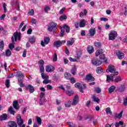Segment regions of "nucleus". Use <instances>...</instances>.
Masks as SVG:
<instances>
[{
  "label": "nucleus",
  "instance_id": "nucleus-1",
  "mask_svg": "<svg viewBox=\"0 0 127 127\" xmlns=\"http://www.w3.org/2000/svg\"><path fill=\"white\" fill-rule=\"evenodd\" d=\"M57 29V23L54 22H52L48 24L47 30L48 31H49V32H52V31L53 32H55Z\"/></svg>",
  "mask_w": 127,
  "mask_h": 127
},
{
  "label": "nucleus",
  "instance_id": "nucleus-2",
  "mask_svg": "<svg viewBox=\"0 0 127 127\" xmlns=\"http://www.w3.org/2000/svg\"><path fill=\"white\" fill-rule=\"evenodd\" d=\"M16 120L17 123H16L19 127H25V124H23V120L21 119L20 115H17Z\"/></svg>",
  "mask_w": 127,
  "mask_h": 127
},
{
  "label": "nucleus",
  "instance_id": "nucleus-3",
  "mask_svg": "<svg viewBox=\"0 0 127 127\" xmlns=\"http://www.w3.org/2000/svg\"><path fill=\"white\" fill-rule=\"evenodd\" d=\"M118 36V33L115 31H111L109 34V40H115L116 37Z\"/></svg>",
  "mask_w": 127,
  "mask_h": 127
},
{
  "label": "nucleus",
  "instance_id": "nucleus-4",
  "mask_svg": "<svg viewBox=\"0 0 127 127\" xmlns=\"http://www.w3.org/2000/svg\"><path fill=\"white\" fill-rule=\"evenodd\" d=\"M110 72V73H115L116 75H119V72L116 71L115 69V66L113 65L109 64L108 66V69L106 70V72Z\"/></svg>",
  "mask_w": 127,
  "mask_h": 127
},
{
  "label": "nucleus",
  "instance_id": "nucleus-5",
  "mask_svg": "<svg viewBox=\"0 0 127 127\" xmlns=\"http://www.w3.org/2000/svg\"><path fill=\"white\" fill-rule=\"evenodd\" d=\"M63 43H66V41L65 40L57 41L54 42V46H55V47H56V48H59V47H61V46H62V45H63Z\"/></svg>",
  "mask_w": 127,
  "mask_h": 127
},
{
  "label": "nucleus",
  "instance_id": "nucleus-6",
  "mask_svg": "<svg viewBox=\"0 0 127 127\" xmlns=\"http://www.w3.org/2000/svg\"><path fill=\"white\" fill-rule=\"evenodd\" d=\"M25 90H26L27 91H29L31 94L32 93H34V91H35L34 87L32 86L31 84H29L27 86H26Z\"/></svg>",
  "mask_w": 127,
  "mask_h": 127
},
{
  "label": "nucleus",
  "instance_id": "nucleus-7",
  "mask_svg": "<svg viewBox=\"0 0 127 127\" xmlns=\"http://www.w3.org/2000/svg\"><path fill=\"white\" fill-rule=\"evenodd\" d=\"M54 70H55V67L52 65H49L46 66V71L47 73H52Z\"/></svg>",
  "mask_w": 127,
  "mask_h": 127
},
{
  "label": "nucleus",
  "instance_id": "nucleus-8",
  "mask_svg": "<svg viewBox=\"0 0 127 127\" xmlns=\"http://www.w3.org/2000/svg\"><path fill=\"white\" fill-rule=\"evenodd\" d=\"M91 62L93 64V65H94V66H100L102 64V62L100 60H92L91 61Z\"/></svg>",
  "mask_w": 127,
  "mask_h": 127
},
{
  "label": "nucleus",
  "instance_id": "nucleus-9",
  "mask_svg": "<svg viewBox=\"0 0 127 127\" xmlns=\"http://www.w3.org/2000/svg\"><path fill=\"white\" fill-rule=\"evenodd\" d=\"M74 86L75 88H78L81 93H84V91H83V87L82 86V84L81 83L77 82L74 84Z\"/></svg>",
  "mask_w": 127,
  "mask_h": 127
},
{
  "label": "nucleus",
  "instance_id": "nucleus-10",
  "mask_svg": "<svg viewBox=\"0 0 127 127\" xmlns=\"http://www.w3.org/2000/svg\"><path fill=\"white\" fill-rule=\"evenodd\" d=\"M116 55L119 59H123V58H125V54L121 51L117 52Z\"/></svg>",
  "mask_w": 127,
  "mask_h": 127
},
{
  "label": "nucleus",
  "instance_id": "nucleus-11",
  "mask_svg": "<svg viewBox=\"0 0 127 127\" xmlns=\"http://www.w3.org/2000/svg\"><path fill=\"white\" fill-rule=\"evenodd\" d=\"M85 80H86V81H95V78H94L92 75L88 74L86 75Z\"/></svg>",
  "mask_w": 127,
  "mask_h": 127
},
{
  "label": "nucleus",
  "instance_id": "nucleus-12",
  "mask_svg": "<svg viewBox=\"0 0 127 127\" xmlns=\"http://www.w3.org/2000/svg\"><path fill=\"white\" fill-rule=\"evenodd\" d=\"M8 127H17V124L14 121H9L8 123Z\"/></svg>",
  "mask_w": 127,
  "mask_h": 127
},
{
  "label": "nucleus",
  "instance_id": "nucleus-13",
  "mask_svg": "<svg viewBox=\"0 0 127 127\" xmlns=\"http://www.w3.org/2000/svg\"><path fill=\"white\" fill-rule=\"evenodd\" d=\"M78 103H79V96L78 95H75L73 100L72 105L76 106Z\"/></svg>",
  "mask_w": 127,
  "mask_h": 127
},
{
  "label": "nucleus",
  "instance_id": "nucleus-14",
  "mask_svg": "<svg viewBox=\"0 0 127 127\" xmlns=\"http://www.w3.org/2000/svg\"><path fill=\"white\" fill-rule=\"evenodd\" d=\"M18 82L19 83L20 87H21V88L25 87V85L23 84V78L21 79L20 77H18Z\"/></svg>",
  "mask_w": 127,
  "mask_h": 127
},
{
  "label": "nucleus",
  "instance_id": "nucleus-15",
  "mask_svg": "<svg viewBox=\"0 0 127 127\" xmlns=\"http://www.w3.org/2000/svg\"><path fill=\"white\" fill-rule=\"evenodd\" d=\"M13 107L14 109L16 110H19V105L18 104V102L16 100L14 101L13 102Z\"/></svg>",
  "mask_w": 127,
  "mask_h": 127
},
{
  "label": "nucleus",
  "instance_id": "nucleus-16",
  "mask_svg": "<svg viewBox=\"0 0 127 127\" xmlns=\"http://www.w3.org/2000/svg\"><path fill=\"white\" fill-rule=\"evenodd\" d=\"M96 34V29L91 28L89 29V36H94Z\"/></svg>",
  "mask_w": 127,
  "mask_h": 127
},
{
  "label": "nucleus",
  "instance_id": "nucleus-17",
  "mask_svg": "<svg viewBox=\"0 0 127 127\" xmlns=\"http://www.w3.org/2000/svg\"><path fill=\"white\" fill-rule=\"evenodd\" d=\"M5 120H7V115L6 114H3L2 115L0 116V121L1 122L5 121Z\"/></svg>",
  "mask_w": 127,
  "mask_h": 127
},
{
  "label": "nucleus",
  "instance_id": "nucleus-18",
  "mask_svg": "<svg viewBox=\"0 0 127 127\" xmlns=\"http://www.w3.org/2000/svg\"><path fill=\"white\" fill-rule=\"evenodd\" d=\"M75 42V40L74 39L71 38L70 40H68L67 41L66 45L67 46H72L73 44H74V43Z\"/></svg>",
  "mask_w": 127,
  "mask_h": 127
},
{
  "label": "nucleus",
  "instance_id": "nucleus-19",
  "mask_svg": "<svg viewBox=\"0 0 127 127\" xmlns=\"http://www.w3.org/2000/svg\"><path fill=\"white\" fill-rule=\"evenodd\" d=\"M87 51L89 54H92L94 52V48L92 46H89L87 48Z\"/></svg>",
  "mask_w": 127,
  "mask_h": 127
},
{
  "label": "nucleus",
  "instance_id": "nucleus-20",
  "mask_svg": "<svg viewBox=\"0 0 127 127\" xmlns=\"http://www.w3.org/2000/svg\"><path fill=\"white\" fill-rule=\"evenodd\" d=\"M104 51H103V49H101L96 51L95 53V55L96 57H98L99 56V55H101V54L102 55Z\"/></svg>",
  "mask_w": 127,
  "mask_h": 127
},
{
  "label": "nucleus",
  "instance_id": "nucleus-21",
  "mask_svg": "<svg viewBox=\"0 0 127 127\" xmlns=\"http://www.w3.org/2000/svg\"><path fill=\"white\" fill-rule=\"evenodd\" d=\"M116 90V86H111L108 89V93L109 94H112Z\"/></svg>",
  "mask_w": 127,
  "mask_h": 127
},
{
  "label": "nucleus",
  "instance_id": "nucleus-22",
  "mask_svg": "<svg viewBox=\"0 0 127 127\" xmlns=\"http://www.w3.org/2000/svg\"><path fill=\"white\" fill-rule=\"evenodd\" d=\"M71 77V74L66 72L64 74V78L66 80H70V78Z\"/></svg>",
  "mask_w": 127,
  "mask_h": 127
},
{
  "label": "nucleus",
  "instance_id": "nucleus-23",
  "mask_svg": "<svg viewBox=\"0 0 127 127\" xmlns=\"http://www.w3.org/2000/svg\"><path fill=\"white\" fill-rule=\"evenodd\" d=\"M65 93H66V94L69 97H71L74 95V91L73 90H67L65 91Z\"/></svg>",
  "mask_w": 127,
  "mask_h": 127
},
{
  "label": "nucleus",
  "instance_id": "nucleus-24",
  "mask_svg": "<svg viewBox=\"0 0 127 127\" xmlns=\"http://www.w3.org/2000/svg\"><path fill=\"white\" fill-rule=\"evenodd\" d=\"M17 74H16V77L17 78H19V77H21L22 79H23L24 78V75L23 74H22V72L21 71H18L16 72Z\"/></svg>",
  "mask_w": 127,
  "mask_h": 127
},
{
  "label": "nucleus",
  "instance_id": "nucleus-25",
  "mask_svg": "<svg viewBox=\"0 0 127 127\" xmlns=\"http://www.w3.org/2000/svg\"><path fill=\"white\" fill-rule=\"evenodd\" d=\"M82 50H80L76 53V59H80L81 56H82Z\"/></svg>",
  "mask_w": 127,
  "mask_h": 127
},
{
  "label": "nucleus",
  "instance_id": "nucleus-26",
  "mask_svg": "<svg viewBox=\"0 0 127 127\" xmlns=\"http://www.w3.org/2000/svg\"><path fill=\"white\" fill-rule=\"evenodd\" d=\"M29 42H30V43H31L32 44L35 43V37L34 36L31 37L29 39Z\"/></svg>",
  "mask_w": 127,
  "mask_h": 127
},
{
  "label": "nucleus",
  "instance_id": "nucleus-27",
  "mask_svg": "<svg viewBox=\"0 0 127 127\" xmlns=\"http://www.w3.org/2000/svg\"><path fill=\"white\" fill-rule=\"evenodd\" d=\"M63 28L65 29V31L67 33L70 32V27L66 24L64 25Z\"/></svg>",
  "mask_w": 127,
  "mask_h": 127
},
{
  "label": "nucleus",
  "instance_id": "nucleus-28",
  "mask_svg": "<svg viewBox=\"0 0 127 127\" xmlns=\"http://www.w3.org/2000/svg\"><path fill=\"white\" fill-rule=\"evenodd\" d=\"M119 92L121 93H123V92H125V90H126V87L125 85H121V87L119 88Z\"/></svg>",
  "mask_w": 127,
  "mask_h": 127
},
{
  "label": "nucleus",
  "instance_id": "nucleus-29",
  "mask_svg": "<svg viewBox=\"0 0 127 127\" xmlns=\"http://www.w3.org/2000/svg\"><path fill=\"white\" fill-rule=\"evenodd\" d=\"M94 45L97 48H101V47H102V43L99 42H95Z\"/></svg>",
  "mask_w": 127,
  "mask_h": 127
},
{
  "label": "nucleus",
  "instance_id": "nucleus-30",
  "mask_svg": "<svg viewBox=\"0 0 127 127\" xmlns=\"http://www.w3.org/2000/svg\"><path fill=\"white\" fill-rule=\"evenodd\" d=\"M3 48H4V43L3 42V41H0V50L2 51Z\"/></svg>",
  "mask_w": 127,
  "mask_h": 127
},
{
  "label": "nucleus",
  "instance_id": "nucleus-31",
  "mask_svg": "<svg viewBox=\"0 0 127 127\" xmlns=\"http://www.w3.org/2000/svg\"><path fill=\"white\" fill-rule=\"evenodd\" d=\"M124 122L119 121V122L115 123V127H120V126H123Z\"/></svg>",
  "mask_w": 127,
  "mask_h": 127
},
{
  "label": "nucleus",
  "instance_id": "nucleus-32",
  "mask_svg": "<svg viewBox=\"0 0 127 127\" xmlns=\"http://www.w3.org/2000/svg\"><path fill=\"white\" fill-rule=\"evenodd\" d=\"M36 121L37 123L39 126H41V124L42 123V120H41V118L39 117H36Z\"/></svg>",
  "mask_w": 127,
  "mask_h": 127
},
{
  "label": "nucleus",
  "instance_id": "nucleus-33",
  "mask_svg": "<svg viewBox=\"0 0 127 127\" xmlns=\"http://www.w3.org/2000/svg\"><path fill=\"white\" fill-rule=\"evenodd\" d=\"M103 71V68L101 67H98L96 69V72L97 73V74H101Z\"/></svg>",
  "mask_w": 127,
  "mask_h": 127
},
{
  "label": "nucleus",
  "instance_id": "nucleus-34",
  "mask_svg": "<svg viewBox=\"0 0 127 127\" xmlns=\"http://www.w3.org/2000/svg\"><path fill=\"white\" fill-rule=\"evenodd\" d=\"M8 111L10 114H11V115H13V116H14V115L15 114V111H13V108L12 107H9V108L8 109Z\"/></svg>",
  "mask_w": 127,
  "mask_h": 127
},
{
  "label": "nucleus",
  "instance_id": "nucleus-35",
  "mask_svg": "<svg viewBox=\"0 0 127 127\" xmlns=\"http://www.w3.org/2000/svg\"><path fill=\"white\" fill-rule=\"evenodd\" d=\"M11 55V52L9 49H7L5 51V56H7V57H9Z\"/></svg>",
  "mask_w": 127,
  "mask_h": 127
},
{
  "label": "nucleus",
  "instance_id": "nucleus-36",
  "mask_svg": "<svg viewBox=\"0 0 127 127\" xmlns=\"http://www.w3.org/2000/svg\"><path fill=\"white\" fill-rule=\"evenodd\" d=\"M5 85L6 88H8L9 87H10V81L9 79L6 80L5 82Z\"/></svg>",
  "mask_w": 127,
  "mask_h": 127
},
{
  "label": "nucleus",
  "instance_id": "nucleus-37",
  "mask_svg": "<svg viewBox=\"0 0 127 127\" xmlns=\"http://www.w3.org/2000/svg\"><path fill=\"white\" fill-rule=\"evenodd\" d=\"M44 43L46 45H47L48 43H49V42L50 41V39L49 37H46L44 39Z\"/></svg>",
  "mask_w": 127,
  "mask_h": 127
},
{
  "label": "nucleus",
  "instance_id": "nucleus-38",
  "mask_svg": "<svg viewBox=\"0 0 127 127\" xmlns=\"http://www.w3.org/2000/svg\"><path fill=\"white\" fill-rule=\"evenodd\" d=\"M123 113H124L123 111H122L121 113L119 114H116L115 115V117L117 118V119H121L122 117H123Z\"/></svg>",
  "mask_w": 127,
  "mask_h": 127
},
{
  "label": "nucleus",
  "instance_id": "nucleus-39",
  "mask_svg": "<svg viewBox=\"0 0 127 127\" xmlns=\"http://www.w3.org/2000/svg\"><path fill=\"white\" fill-rule=\"evenodd\" d=\"M121 81H122V78L120 76H117L114 79L115 83H118V82H121Z\"/></svg>",
  "mask_w": 127,
  "mask_h": 127
},
{
  "label": "nucleus",
  "instance_id": "nucleus-40",
  "mask_svg": "<svg viewBox=\"0 0 127 127\" xmlns=\"http://www.w3.org/2000/svg\"><path fill=\"white\" fill-rule=\"evenodd\" d=\"M85 20L84 19H82L80 21L79 23V27H85Z\"/></svg>",
  "mask_w": 127,
  "mask_h": 127
},
{
  "label": "nucleus",
  "instance_id": "nucleus-41",
  "mask_svg": "<svg viewBox=\"0 0 127 127\" xmlns=\"http://www.w3.org/2000/svg\"><path fill=\"white\" fill-rule=\"evenodd\" d=\"M76 71H77V68L76 67H73L72 68L71 70V73L72 74V75H75L76 74Z\"/></svg>",
  "mask_w": 127,
  "mask_h": 127
},
{
  "label": "nucleus",
  "instance_id": "nucleus-42",
  "mask_svg": "<svg viewBox=\"0 0 127 127\" xmlns=\"http://www.w3.org/2000/svg\"><path fill=\"white\" fill-rule=\"evenodd\" d=\"M93 99L94 102H96V103H97V104H99L100 103V99H99V98L96 97V96H93Z\"/></svg>",
  "mask_w": 127,
  "mask_h": 127
},
{
  "label": "nucleus",
  "instance_id": "nucleus-43",
  "mask_svg": "<svg viewBox=\"0 0 127 127\" xmlns=\"http://www.w3.org/2000/svg\"><path fill=\"white\" fill-rule=\"evenodd\" d=\"M65 19H67L66 15H62L60 17V20L61 21H63V20H65Z\"/></svg>",
  "mask_w": 127,
  "mask_h": 127
},
{
  "label": "nucleus",
  "instance_id": "nucleus-44",
  "mask_svg": "<svg viewBox=\"0 0 127 127\" xmlns=\"http://www.w3.org/2000/svg\"><path fill=\"white\" fill-rule=\"evenodd\" d=\"M106 112L107 114H110L111 115H113V113L111 111V108L110 107L106 108Z\"/></svg>",
  "mask_w": 127,
  "mask_h": 127
},
{
  "label": "nucleus",
  "instance_id": "nucleus-45",
  "mask_svg": "<svg viewBox=\"0 0 127 127\" xmlns=\"http://www.w3.org/2000/svg\"><path fill=\"white\" fill-rule=\"evenodd\" d=\"M42 79H49V76L47 75H44V73H42L41 74Z\"/></svg>",
  "mask_w": 127,
  "mask_h": 127
},
{
  "label": "nucleus",
  "instance_id": "nucleus-46",
  "mask_svg": "<svg viewBox=\"0 0 127 127\" xmlns=\"http://www.w3.org/2000/svg\"><path fill=\"white\" fill-rule=\"evenodd\" d=\"M65 33V30L64 29H61L60 32V36L61 37H63L64 36V34Z\"/></svg>",
  "mask_w": 127,
  "mask_h": 127
},
{
  "label": "nucleus",
  "instance_id": "nucleus-47",
  "mask_svg": "<svg viewBox=\"0 0 127 127\" xmlns=\"http://www.w3.org/2000/svg\"><path fill=\"white\" fill-rule=\"evenodd\" d=\"M28 14L29 15H34V10L33 9H31L28 12Z\"/></svg>",
  "mask_w": 127,
  "mask_h": 127
},
{
  "label": "nucleus",
  "instance_id": "nucleus-48",
  "mask_svg": "<svg viewBox=\"0 0 127 127\" xmlns=\"http://www.w3.org/2000/svg\"><path fill=\"white\" fill-rule=\"evenodd\" d=\"M92 119H93V117L92 116H88L86 117L85 120L88 122H90L92 121Z\"/></svg>",
  "mask_w": 127,
  "mask_h": 127
},
{
  "label": "nucleus",
  "instance_id": "nucleus-49",
  "mask_svg": "<svg viewBox=\"0 0 127 127\" xmlns=\"http://www.w3.org/2000/svg\"><path fill=\"white\" fill-rule=\"evenodd\" d=\"M106 80L107 81V82H111V81H114V80L112 79V78L111 77V76H110L109 75H107V79Z\"/></svg>",
  "mask_w": 127,
  "mask_h": 127
},
{
  "label": "nucleus",
  "instance_id": "nucleus-50",
  "mask_svg": "<svg viewBox=\"0 0 127 127\" xmlns=\"http://www.w3.org/2000/svg\"><path fill=\"white\" fill-rule=\"evenodd\" d=\"M69 80L71 84H75V83H76V80H75V78L74 77H70L69 78Z\"/></svg>",
  "mask_w": 127,
  "mask_h": 127
},
{
  "label": "nucleus",
  "instance_id": "nucleus-51",
  "mask_svg": "<svg viewBox=\"0 0 127 127\" xmlns=\"http://www.w3.org/2000/svg\"><path fill=\"white\" fill-rule=\"evenodd\" d=\"M3 8L4 9V13L7 12V9H6V4H5V3H3Z\"/></svg>",
  "mask_w": 127,
  "mask_h": 127
},
{
  "label": "nucleus",
  "instance_id": "nucleus-52",
  "mask_svg": "<svg viewBox=\"0 0 127 127\" xmlns=\"http://www.w3.org/2000/svg\"><path fill=\"white\" fill-rule=\"evenodd\" d=\"M53 61L56 62L57 61V54L55 53V55L53 56Z\"/></svg>",
  "mask_w": 127,
  "mask_h": 127
},
{
  "label": "nucleus",
  "instance_id": "nucleus-53",
  "mask_svg": "<svg viewBox=\"0 0 127 127\" xmlns=\"http://www.w3.org/2000/svg\"><path fill=\"white\" fill-rule=\"evenodd\" d=\"M8 47L10 50H12L14 48V45L13 43L9 44Z\"/></svg>",
  "mask_w": 127,
  "mask_h": 127
},
{
  "label": "nucleus",
  "instance_id": "nucleus-54",
  "mask_svg": "<svg viewBox=\"0 0 127 127\" xmlns=\"http://www.w3.org/2000/svg\"><path fill=\"white\" fill-rule=\"evenodd\" d=\"M16 9L18 10H20V9L19 8V3H18V1H16Z\"/></svg>",
  "mask_w": 127,
  "mask_h": 127
},
{
  "label": "nucleus",
  "instance_id": "nucleus-55",
  "mask_svg": "<svg viewBox=\"0 0 127 127\" xmlns=\"http://www.w3.org/2000/svg\"><path fill=\"white\" fill-rule=\"evenodd\" d=\"M95 92L97 93V94H99L102 92V90H101V88L97 87L96 89H95Z\"/></svg>",
  "mask_w": 127,
  "mask_h": 127
},
{
  "label": "nucleus",
  "instance_id": "nucleus-56",
  "mask_svg": "<svg viewBox=\"0 0 127 127\" xmlns=\"http://www.w3.org/2000/svg\"><path fill=\"white\" fill-rule=\"evenodd\" d=\"M49 10H50V7L48 6H46L44 8V11L46 12L47 13H48Z\"/></svg>",
  "mask_w": 127,
  "mask_h": 127
},
{
  "label": "nucleus",
  "instance_id": "nucleus-57",
  "mask_svg": "<svg viewBox=\"0 0 127 127\" xmlns=\"http://www.w3.org/2000/svg\"><path fill=\"white\" fill-rule=\"evenodd\" d=\"M38 63V64H40V65H42V66H43V65H44V61H43V60H40Z\"/></svg>",
  "mask_w": 127,
  "mask_h": 127
},
{
  "label": "nucleus",
  "instance_id": "nucleus-58",
  "mask_svg": "<svg viewBox=\"0 0 127 127\" xmlns=\"http://www.w3.org/2000/svg\"><path fill=\"white\" fill-rule=\"evenodd\" d=\"M40 71L41 73H44V66L43 65H42L40 66Z\"/></svg>",
  "mask_w": 127,
  "mask_h": 127
},
{
  "label": "nucleus",
  "instance_id": "nucleus-59",
  "mask_svg": "<svg viewBox=\"0 0 127 127\" xmlns=\"http://www.w3.org/2000/svg\"><path fill=\"white\" fill-rule=\"evenodd\" d=\"M69 60L70 61V62H77V59H73L71 57L69 58Z\"/></svg>",
  "mask_w": 127,
  "mask_h": 127
},
{
  "label": "nucleus",
  "instance_id": "nucleus-60",
  "mask_svg": "<svg viewBox=\"0 0 127 127\" xmlns=\"http://www.w3.org/2000/svg\"><path fill=\"white\" fill-rule=\"evenodd\" d=\"M47 88L48 89V90H52L53 89V87H52V86H51V85L48 84L47 85Z\"/></svg>",
  "mask_w": 127,
  "mask_h": 127
},
{
  "label": "nucleus",
  "instance_id": "nucleus-61",
  "mask_svg": "<svg viewBox=\"0 0 127 127\" xmlns=\"http://www.w3.org/2000/svg\"><path fill=\"white\" fill-rule=\"evenodd\" d=\"M27 34H31V33H32V29L31 28L28 29L27 31Z\"/></svg>",
  "mask_w": 127,
  "mask_h": 127
},
{
  "label": "nucleus",
  "instance_id": "nucleus-62",
  "mask_svg": "<svg viewBox=\"0 0 127 127\" xmlns=\"http://www.w3.org/2000/svg\"><path fill=\"white\" fill-rule=\"evenodd\" d=\"M31 23H33V24H36V20L34 18H33L31 20Z\"/></svg>",
  "mask_w": 127,
  "mask_h": 127
},
{
  "label": "nucleus",
  "instance_id": "nucleus-63",
  "mask_svg": "<svg viewBox=\"0 0 127 127\" xmlns=\"http://www.w3.org/2000/svg\"><path fill=\"white\" fill-rule=\"evenodd\" d=\"M27 52V51H26V50L25 49L23 52V54H22L23 57H26V53Z\"/></svg>",
  "mask_w": 127,
  "mask_h": 127
},
{
  "label": "nucleus",
  "instance_id": "nucleus-64",
  "mask_svg": "<svg viewBox=\"0 0 127 127\" xmlns=\"http://www.w3.org/2000/svg\"><path fill=\"white\" fill-rule=\"evenodd\" d=\"M123 104L124 106H127V98L124 99Z\"/></svg>",
  "mask_w": 127,
  "mask_h": 127
}]
</instances>
